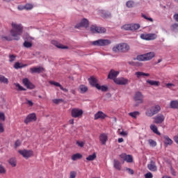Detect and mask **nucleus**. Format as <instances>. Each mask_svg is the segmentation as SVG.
<instances>
[{
  "instance_id": "1",
  "label": "nucleus",
  "mask_w": 178,
  "mask_h": 178,
  "mask_svg": "<svg viewBox=\"0 0 178 178\" xmlns=\"http://www.w3.org/2000/svg\"><path fill=\"white\" fill-rule=\"evenodd\" d=\"M12 29L10 31V34L15 41H19L20 40V36L23 34V26L21 24H17L13 22L11 24Z\"/></svg>"
},
{
  "instance_id": "2",
  "label": "nucleus",
  "mask_w": 178,
  "mask_h": 178,
  "mask_svg": "<svg viewBox=\"0 0 178 178\" xmlns=\"http://www.w3.org/2000/svg\"><path fill=\"white\" fill-rule=\"evenodd\" d=\"M159 112H161V106L159 104H154L146 110L145 115L147 118H152V116H155Z\"/></svg>"
},
{
  "instance_id": "3",
  "label": "nucleus",
  "mask_w": 178,
  "mask_h": 178,
  "mask_svg": "<svg viewBox=\"0 0 178 178\" xmlns=\"http://www.w3.org/2000/svg\"><path fill=\"white\" fill-rule=\"evenodd\" d=\"M153 58H155V52L150 51L149 53L138 56L136 59L137 60L142 62H147L148 60H151Z\"/></svg>"
},
{
  "instance_id": "4",
  "label": "nucleus",
  "mask_w": 178,
  "mask_h": 178,
  "mask_svg": "<svg viewBox=\"0 0 178 178\" xmlns=\"http://www.w3.org/2000/svg\"><path fill=\"white\" fill-rule=\"evenodd\" d=\"M130 49V46L127 43L117 44L113 47V52H127Z\"/></svg>"
},
{
  "instance_id": "5",
  "label": "nucleus",
  "mask_w": 178,
  "mask_h": 178,
  "mask_svg": "<svg viewBox=\"0 0 178 178\" xmlns=\"http://www.w3.org/2000/svg\"><path fill=\"white\" fill-rule=\"evenodd\" d=\"M111 44V40L108 39H99L95 41L92 42V44L95 47H105Z\"/></svg>"
},
{
  "instance_id": "6",
  "label": "nucleus",
  "mask_w": 178,
  "mask_h": 178,
  "mask_svg": "<svg viewBox=\"0 0 178 178\" xmlns=\"http://www.w3.org/2000/svg\"><path fill=\"white\" fill-rule=\"evenodd\" d=\"M83 113H84V111L79 108H74L71 110V116L72 118H74L75 119H76L77 118H81L83 116Z\"/></svg>"
},
{
  "instance_id": "7",
  "label": "nucleus",
  "mask_w": 178,
  "mask_h": 178,
  "mask_svg": "<svg viewBox=\"0 0 178 178\" xmlns=\"http://www.w3.org/2000/svg\"><path fill=\"white\" fill-rule=\"evenodd\" d=\"M134 99L136 102V106H138L140 104L144 102V95L140 92H137L134 97Z\"/></svg>"
},
{
  "instance_id": "8",
  "label": "nucleus",
  "mask_w": 178,
  "mask_h": 178,
  "mask_svg": "<svg viewBox=\"0 0 178 178\" xmlns=\"http://www.w3.org/2000/svg\"><path fill=\"white\" fill-rule=\"evenodd\" d=\"M90 31L93 34H95L97 33L102 34V33L106 32V29L104 27L97 26L96 25H92L90 26Z\"/></svg>"
},
{
  "instance_id": "9",
  "label": "nucleus",
  "mask_w": 178,
  "mask_h": 178,
  "mask_svg": "<svg viewBox=\"0 0 178 178\" xmlns=\"http://www.w3.org/2000/svg\"><path fill=\"white\" fill-rule=\"evenodd\" d=\"M158 36L155 33H147V34H141L140 38L142 40H146L147 41H151L153 40H156Z\"/></svg>"
},
{
  "instance_id": "10",
  "label": "nucleus",
  "mask_w": 178,
  "mask_h": 178,
  "mask_svg": "<svg viewBox=\"0 0 178 178\" xmlns=\"http://www.w3.org/2000/svg\"><path fill=\"white\" fill-rule=\"evenodd\" d=\"M18 152L19 154H20V155H22V156H24L25 159H29V158H31V156H33L34 154L33 150H26V149L19 150Z\"/></svg>"
},
{
  "instance_id": "11",
  "label": "nucleus",
  "mask_w": 178,
  "mask_h": 178,
  "mask_svg": "<svg viewBox=\"0 0 178 178\" xmlns=\"http://www.w3.org/2000/svg\"><path fill=\"white\" fill-rule=\"evenodd\" d=\"M37 120V115L35 113H32L26 116L24 122L25 124H29V123H31V122H35Z\"/></svg>"
},
{
  "instance_id": "12",
  "label": "nucleus",
  "mask_w": 178,
  "mask_h": 178,
  "mask_svg": "<svg viewBox=\"0 0 178 178\" xmlns=\"http://www.w3.org/2000/svg\"><path fill=\"white\" fill-rule=\"evenodd\" d=\"M88 26H90V22L88 19L83 18L81 19V23H79L75 26V29H80L81 27H85V29H87Z\"/></svg>"
},
{
  "instance_id": "13",
  "label": "nucleus",
  "mask_w": 178,
  "mask_h": 178,
  "mask_svg": "<svg viewBox=\"0 0 178 178\" xmlns=\"http://www.w3.org/2000/svg\"><path fill=\"white\" fill-rule=\"evenodd\" d=\"M114 83L115 84H118V86H126V84H129V79L121 77L114 79Z\"/></svg>"
},
{
  "instance_id": "14",
  "label": "nucleus",
  "mask_w": 178,
  "mask_h": 178,
  "mask_svg": "<svg viewBox=\"0 0 178 178\" xmlns=\"http://www.w3.org/2000/svg\"><path fill=\"white\" fill-rule=\"evenodd\" d=\"M120 158L127 162L128 163H131L133 162V156L130 154H122L120 155Z\"/></svg>"
},
{
  "instance_id": "15",
  "label": "nucleus",
  "mask_w": 178,
  "mask_h": 178,
  "mask_svg": "<svg viewBox=\"0 0 178 178\" xmlns=\"http://www.w3.org/2000/svg\"><path fill=\"white\" fill-rule=\"evenodd\" d=\"M22 83H23L24 86H25V87H26V88H29V90H33V89L35 88V86H34V84H33L31 82H30V81L27 78H24L22 80Z\"/></svg>"
},
{
  "instance_id": "16",
  "label": "nucleus",
  "mask_w": 178,
  "mask_h": 178,
  "mask_svg": "<svg viewBox=\"0 0 178 178\" xmlns=\"http://www.w3.org/2000/svg\"><path fill=\"white\" fill-rule=\"evenodd\" d=\"M154 119V123H156V124H161V123H163V122H165V115L159 114L156 115Z\"/></svg>"
},
{
  "instance_id": "17",
  "label": "nucleus",
  "mask_w": 178,
  "mask_h": 178,
  "mask_svg": "<svg viewBox=\"0 0 178 178\" xmlns=\"http://www.w3.org/2000/svg\"><path fill=\"white\" fill-rule=\"evenodd\" d=\"M106 118H108V116L102 111H98L95 114V120H98V119L104 120Z\"/></svg>"
},
{
  "instance_id": "18",
  "label": "nucleus",
  "mask_w": 178,
  "mask_h": 178,
  "mask_svg": "<svg viewBox=\"0 0 178 178\" xmlns=\"http://www.w3.org/2000/svg\"><path fill=\"white\" fill-rule=\"evenodd\" d=\"M45 69H44V67H31L30 68V71H31V73H42L43 72H44Z\"/></svg>"
},
{
  "instance_id": "19",
  "label": "nucleus",
  "mask_w": 178,
  "mask_h": 178,
  "mask_svg": "<svg viewBox=\"0 0 178 178\" xmlns=\"http://www.w3.org/2000/svg\"><path fill=\"white\" fill-rule=\"evenodd\" d=\"M147 168L149 170H151V172H156V170H158V168L156 167L155 161H150V163L147 165Z\"/></svg>"
},
{
  "instance_id": "20",
  "label": "nucleus",
  "mask_w": 178,
  "mask_h": 178,
  "mask_svg": "<svg viewBox=\"0 0 178 178\" xmlns=\"http://www.w3.org/2000/svg\"><path fill=\"white\" fill-rule=\"evenodd\" d=\"M88 81L90 83V86H92V87H95V88H97V86H99V83H98V79H97L94 76L89 78Z\"/></svg>"
},
{
  "instance_id": "21",
  "label": "nucleus",
  "mask_w": 178,
  "mask_h": 178,
  "mask_svg": "<svg viewBox=\"0 0 178 178\" xmlns=\"http://www.w3.org/2000/svg\"><path fill=\"white\" fill-rule=\"evenodd\" d=\"M99 141L103 145H105L106 144V142L108 141V135H106V134H102L99 136Z\"/></svg>"
},
{
  "instance_id": "22",
  "label": "nucleus",
  "mask_w": 178,
  "mask_h": 178,
  "mask_svg": "<svg viewBox=\"0 0 178 178\" xmlns=\"http://www.w3.org/2000/svg\"><path fill=\"white\" fill-rule=\"evenodd\" d=\"M118 74H119V72L111 70L108 74V77L109 79H111V80L112 79L115 80V79H118V78H116V77H118Z\"/></svg>"
},
{
  "instance_id": "23",
  "label": "nucleus",
  "mask_w": 178,
  "mask_h": 178,
  "mask_svg": "<svg viewBox=\"0 0 178 178\" xmlns=\"http://www.w3.org/2000/svg\"><path fill=\"white\" fill-rule=\"evenodd\" d=\"M163 139H164V144L165 145H172V144H173V140L172 139H170V138H169V136H164Z\"/></svg>"
},
{
  "instance_id": "24",
  "label": "nucleus",
  "mask_w": 178,
  "mask_h": 178,
  "mask_svg": "<svg viewBox=\"0 0 178 178\" xmlns=\"http://www.w3.org/2000/svg\"><path fill=\"white\" fill-rule=\"evenodd\" d=\"M113 166L115 169H117V170H120V169H122V165L120 164V161H119L118 159H114Z\"/></svg>"
},
{
  "instance_id": "25",
  "label": "nucleus",
  "mask_w": 178,
  "mask_h": 178,
  "mask_svg": "<svg viewBox=\"0 0 178 178\" xmlns=\"http://www.w3.org/2000/svg\"><path fill=\"white\" fill-rule=\"evenodd\" d=\"M51 44L53 45H55L57 48H60V49H67V47L66 46H63L62 44L58 43L56 40H52Z\"/></svg>"
},
{
  "instance_id": "26",
  "label": "nucleus",
  "mask_w": 178,
  "mask_h": 178,
  "mask_svg": "<svg viewBox=\"0 0 178 178\" xmlns=\"http://www.w3.org/2000/svg\"><path fill=\"white\" fill-rule=\"evenodd\" d=\"M28 65L27 64H22L19 62H17L14 65V69H22L23 67H27Z\"/></svg>"
},
{
  "instance_id": "27",
  "label": "nucleus",
  "mask_w": 178,
  "mask_h": 178,
  "mask_svg": "<svg viewBox=\"0 0 178 178\" xmlns=\"http://www.w3.org/2000/svg\"><path fill=\"white\" fill-rule=\"evenodd\" d=\"M150 130H152L155 134H157V136H161V132L158 131V127H156L155 124L150 125Z\"/></svg>"
},
{
  "instance_id": "28",
  "label": "nucleus",
  "mask_w": 178,
  "mask_h": 178,
  "mask_svg": "<svg viewBox=\"0 0 178 178\" xmlns=\"http://www.w3.org/2000/svg\"><path fill=\"white\" fill-rule=\"evenodd\" d=\"M170 106L172 109H178V101L172 100L170 103Z\"/></svg>"
},
{
  "instance_id": "29",
  "label": "nucleus",
  "mask_w": 178,
  "mask_h": 178,
  "mask_svg": "<svg viewBox=\"0 0 178 178\" xmlns=\"http://www.w3.org/2000/svg\"><path fill=\"white\" fill-rule=\"evenodd\" d=\"M135 74H136V77H137L138 79H140V77L144 76H145L146 77H149V74H148V73H145V72H136L135 73Z\"/></svg>"
},
{
  "instance_id": "30",
  "label": "nucleus",
  "mask_w": 178,
  "mask_h": 178,
  "mask_svg": "<svg viewBox=\"0 0 178 178\" xmlns=\"http://www.w3.org/2000/svg\"><path fill=\"white\" fill-rule=\"evenodd\" d=\"M8 163L12 166V168H15L16 165L17 164L16 161V158L15 157L10 158L8 160Z\"/></svg>"
},
{
  "instance_id": "31",
  "label": "nucleus",
  "mask_w": 178,
  "mask_h": 178,
  "mask_svg": "<svg viewBox=\"0 0 178 178\" xmlns=\"http://www.w3.org/2000/svg\"><path fill=\"white\" fill-rule=\"evenodd\" d=\"M147 83L150 86H155L156 87H159V84H160L159 81H152L149 79L147 81Z\"/></svg>"
},
{
  "instance_id": "32",
  "label": "nucleus",
  "mask_w": 178,
  "mask_h": 178,
  "mask_svg": "<svg viewBox=\"0 0 178 178\" xmlns=\"http://www.w3.org/2000/svg\"><path fill=\"white\" fill-rule=\"evenodd\" d=\"M83 158V155L80 153H76L72 156L71 159L72 161H77V159H81Z\"/></svg>"
},
{
  "instance_id": "33",
  "label": "nucleus",
  "mask_w": 178,
  "mask_h": 178,
  "mask_svg": "<svg viewBox=\"0 0 178 178\" xmlns=\"http://www.w3.org/2000/svg\"><path fill=\"white\" fill-rule=\"evenodd\" d=\"M129 116H131V118H133V119H137V116H140V112L134 111L129 113Z\"/></svg>"
},
{
  "instance_id": "34",
  "label": "nucleus",
  "mask_w": 178,
  "mask_h": 178,
  "mask_svg": "<svg viewBox=\"0 0 178 178\" xmlns=\"http://www.w3.org/2000/svg\"><path fill=\"white\" fill-rule=\"evenodd\" d=\"M0 83H3L4 84H8L9 80H8V78L5 77V76L0 74Z\"/></svg>"
},
{
  "instance_id": "35",
  "label": "nucleus",
  "mask_w": 178,
  "mask_h": 178,
  "mask_svg": "<svg viewBox=\"0 0 178 178\" xmlns=\"http://www.w3.org/2000/svg\"><path fill=\"white\" fill-rule=\"evenodd\" d=\"M140 29L139 24H131V31H136V30H138Z\"/></svg>"
},
{
  "instance_id": "36",
  "label": "nucleus",
  "mask_w": 178,
  "mask_h": 178,
  "mask_svg": "<svg viewBox=\"0 0 178 178\" xmlns=\"http://www.w3.org/2000/svg\"><path fill=\"white\" fill-rule=\"evenodd\" d=\"M97 90H101V91H103L104 92H106V91H108V87L105 86H100L97 85Z\"/></svg>"
},
{
  "instance_id": "37",
  "label": "nucleus",
  "mask_w": 178,
  "mask_h": 178,
  "mask_svg": "<svg viewBox=\"0 0 178 178\" xmlns=\"http://www.w3.org/2000/svg\"><path fill=\"white\" fill-rule=\"evenodd\" d=\"M79 90H81V94H84V92H87V91H88V88L84 85H81L79 86Z\"/></svg>"
},
{
  "instance_id": "38",
  "label": "nucleus",
  "mask_w": 178,
  "mask_h": 178,
  "mask_svg": "<svg viewBox=\"0 0 178 178\" xmlns=\"http://www.w3.org/2000/svg\"><path fill=\"white\" fill-rule=\"evenodd\" d=\"M13 36H10V35H8V36H1V40L2 41H13V38H12Z\"/></svg>"
},
{
  "instance_id": "39",
  "label": "nucleus",
  "mask_w": 178,
  "mask_h": 178,
  "mask_svg": "<svg viewBox=\"0 0 178 178\" xmlns=\"http://www.w3.org/2000/svg\"><path fill=\"white\" fill-rule=\"evenodd\" d=\"M97 159V154L93 153L92 155H89L88 157H86L87 161H94Z\"/></svg>"
},
{
  "instance_id": "40",
  "label": "nucleus",
  "mask_w": 178,
  "mask_h": 178,
  "mask_svg": "<svg viewBox=\"0 0 178 178\" xmlns=\"http://www.w3.org/2000/svg\"><path fill=\"white\" fill-rule=\"evenodd\" d=\"M14 86L17 88V90L18 91H26V88H23L22 86H20L19 83H14Z\"/></svg>"
},
{
  "instance_id": "41",
  "label": "nucleus",
  "mask_w": 178,
  "mask_h": 178,
  "mask_svg": "<svg viewBox=\"0 0 178 178\" xmlns=\"http://www.w3.org/2000/svg\"><path fill=\"white\" fill-rule=\"evenodd\" d=\"M23 46L25 48H31V47H33V43H31V42H29V41H25L23 43Z\"/></svg>"
},
{
  "instance_id": "42",
  "label": "nucleus",
  "mask_w": 178,
  "mask_h": 178,
  "mask_svg": "<svg viewBox=\"0 0 178 178\" xmlns=\"http://www.w3.org/2000/svg\"><path fill=\"white\" fill-rule=\"evenodd\" d=\"M122 30H126L127 31H131V24H127L122 26Z\"/></svg>"
},
{
  "instance_id": "43",
  "label": "nucleus",
  "mask_w": 178,
  "mask_h": 178,
  "mask_svg": "<svg viewBox=\"0 0 178 178\" xmlns=\"http://www.w3.org/2000/svg\"><path fill=\"white\" fill-rule=\"evenodd\" d=\"M148 143L149 144L150 147H156V141L152 139H149Z\"/></svg>"
},
{
  "instance_id": "44",
  "label": "nucleus",
  "mask_w": 178,
  "mask_h": 178,
  "mask_svg": "<svg viewBox=\"0 0 178 178\" xmlns=\"http://www.w3.org/2000/svg\"><path fill=\"white\" fill-rule=\"evenodd\" d=\"M126 6L127 8H133V6H134V1H128L126 3Z\"/></svg>"
},
{
  "instance_id": "45",
  "label": "nucleus",
  "mask_w": 178,
  "mask_h": 178,
  "mask_svg": "<svg viewBox=\"0 0 178 178\" xmlns=\"http://www.w3.org/2000/svg\"><path fill=\"white\" fill-rule=\"evenodd\" d=\"M33 6L32 4H26L24 6V8L26 9V10H31L33 9Z\"/></svg>"
},
{
  "instance_id": "46",
  "label": "nucleus",
  "mask_w": 178,
  "mask_h": 178,
  "mask_svg": "<svg viewBox=\"0 0 178 178\" xmlns=\"http://www.w3.org/2000/svg\"><path fill=\"white\" fill-rule=\"evenodd\" d=\"M54 104H56V105H58L60 104V102H63V99H53Z\"/></svg>"
},
{
  "instance_id": "47",
  "label": "nucleus",
  "mask_w": 178,
  "mask_h": 178,
  "mask_svg": "<svg viewBox=\"0 0 178 178\" xmlns=\"http://www.w3.org/2000/svg\"><path fill=\"white\" fill-rule=\"evenodd\" d=\"M5 173H6V169L3 165H0V175H3Z\"/></svg>"
},
{
  "instance_id": "48",
  "label": "nucleus",
  "mask_w": 178,
  "mask_h": 178,
  "mask_svg": "<svg viewBox=\"0 0 178 178\" xmlns=\"http://www.w3.org/2000/svg\"><path fill=\"white\" fill-rule=\"evenodd\" d=\"M49 83L52 86H55L56 87H59L60 88V86H62V85H60V83L54 81H50Z\"/></svg>"
},
{
  "instance_id": "49",
  "label": "nucleus",
  "mask_w": 178,
  "mask_h": 178,
  "mask_svg": "<svg viewBox=\"0 0 178 178\" xmlns=\"http://www.w3.org/2000/svg\"><path fill=\"white\" fill-rule=\"evenodd\" d=\"M16 60V56L11 54L9 56V62L12 63V62H15Z\"/></svg>"
},
{
  "instance_id": "50",
  "label": "nucleus",
  "mask_w": 178,
  "mask_h": 178,
  "mask_svg": "<svg viewBox=\"0 0 178 178\" xmlns=\"http://www.w3.org/2000/svg\"><path fill=\"white\" fill-rule=\"evenodd\" d=\"M76 176H77V172H76L75 171H71L70 172L69 178H76Z\"/></svg>"
},
{
  "instance_id": "51",
  "label": "nucleus",
  "mask_w": 178,
  "mask_h": 178,
  "mask_svg": "<svg viewBox=\"0 0 178 178\" xmlns=\"http://www.w3.org/2000/svg\"><path fill=\"white\" fill-rule=\"evenodd\" d=\"M5 113L0 112V122H5Z\"/></svg>"
},
{
  "instance_id": "52",
  "label": "nucleus",
  "mask_w": 178,
  "mask_h": 178,
  "mask_svg": "<svg viewBox=\"0 0 178 178\" xmlns=\"http://www.w3.org/2000/svg\"><path fill=\"white\" fill-rule=\"evenodd\" d=\"M142 17H143V19H145L146 20H148L149 22H154V19L151 17H148L147 15L143 14L142 15Z\"/></svg>"
},
{
  "instance_id": "53",
  "label": "nucleus",
  "mask_w": 178,
  "mask_h": 178,
  "mask_svg": "<svg viewBox=\"0 0 178 178\" xmlns=\"http://www.w3.org/2000/svg\"><path fill=\"white\" fill-rule=\"evenodd\" d=\"M145 178H153L154 175L151 172H147L145 175Z\"/></svg>"
},
{
  "instance_id": "54",
  "label": "nucleus",
  "mask_w": 178,
  "mask_h": 178,
  "mask_svg": "<svg viewBox=\"0 0 178 178\" xmlns=\"http://www.w3.org/2000/svg\"><path fill=\"white\" fill-rule=\"evenodd\" d=\"M5 131V128H3V124L0 122V134H2Z\"/></svg>"
},
{
  "instance_id": "55",
  "label": "nucleus",
  "mask_w": 178,
  "mask_h": 178,
  "mask_svg": "<svg viewBox=\"0 0 178 178\" xmlns=\"http://www.w3.org/2000/svg\"><path fill=\"white\" fill-rule=\"evenodd\" d=\"M21 144L22 143H20V140H17L15 143V148H17V147H20Z\"/></svg>"
},
{
  "instance_id": "56",
  "label": "nucleus",
  "mask_w": 178,
  "mask_h": 178,
  "mask_svg": "<svg viewBox=\"0 0 178 178\" xmlns=\"http://www.w3.org/2000/svg\"><path fill=\"white\" fill-rule=\"evenodd\" d=\"M76 144L79 145V147H84V142L76 141Z\"/></svg>"
},
{
  "instance_id": "57",
  "label": "nucleus",
  "mask_w": 178,
  "mask_h": 178,
  "mask_svg": "<svg viewBox=\"0 0 178 178\" xmlns=\"http://www.w3.org/2000/svg\"><path fill=\"white\" fill-rule=\"evenodd\" d=\"M120 136H122V137H126V136H127V132L122 131L120 133Z\"/></svg>"
},
{
  "instance_id": "58",
  "label": "nucleus",
  "mask_w": 178,
  "mask_h": 178,
  "mask_svg": "<svg viewBox=\"0 0 178 178\" xmlns=\"http://www.w3.org/2000/svg\"><path fill=\"white\" fill-rule=\"evenodd\" d=\"M127 170L130 175H134V171L131 168H127Z\"/></svg>"
},
{
  "instance_id": "59",
  "label": "nucleus",
  "mask_w": 178,
  "mask_h": 178,
  "mask_svg": "<svg viewBox=\"0 0 178 178\" xmlns=\"http://www.w3.org/2000/svg\"><path fill=\"white\" fill-rule=\"evenodd\" d=\"M60 90H62V91H64V92H67L69 90L67 88H63V86H60Z\"/></svg>"
},
{
  "instance_id": "60",
  "label": "nucleus",
  "mask_w": 178,
  "mask_h": 178,
  "mask_svg": "<svg viewBox=\"0 0 178 178\" xmlns=\"http://www.w3.org/2000/svg\"><path fill=\"white\" fill-rule=\"evenodd\" d=\"M172 30H176L177 29V24H174L171 26Z\"/></svg>"
},
{
  "instance_id": "61",
  "label": "nucleus",
  "mask_w": 178,
  "mask_h": 178,
  "mask_svg": "<svg viewBox=\"0 0 178 178\" xmlns=\"http://www.w3.org/2000/svg\"><path fill=\"white\" fill-rule=\"evenodd\" d=\"M27 103L29 106H33V105H34V104L33 103V102H31V100H28Z\"/></svg>"
},
{
  "instance_id": "62",
  "label": "nucleus",
  "mask_w": 178,
  "mask_h": 178,
  "mask_svg": "<svg viewBox=\"0 0 178 178\" xmlns=\"http://www.w3.org/2000/svg\"><path fill=\"white\" fill-rule=\"evenodd\" d=\"M118 141L119 143H123V141H124V139H123V138H119Z\"/></svg>"
},
{
  "instance_id": "63",
  "label": "nucleus",
  "mask_w": 178,
  "mask_h": 178,
  "mask_svg": "<svg viewBox=\"0 0 178 178\" xmlns=\"http://www.w3.org/2000/svg\"><path fill=\"white\" fill-rule=\"evenodd\" d=\"M70 124H74V119H71L69 120Z\"/></svg>"
},
{
  "instance_id": "64",
  "label": "nucleus",
  "mask_w": 178,
  "mask_h": 178,
  "mask_svg": "<svg viewBox=\"0 0 178 178\" xmlns=\"http://www.w3.org/2000/svg\"><path fill=\"white\" fill-rule=\"evenodd\" d=\"M174 19L175 20H176V22H178V13L174 15Z\"/></svg>"
}]
</instances>
